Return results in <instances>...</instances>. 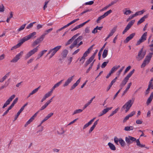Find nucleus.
Masks as SVG:
<instances>
[{"label": "nucleus", "mask_w": 153, "mask_h": 153, "mask_svg": "<svg viewBox=\"0 0 153 153\" xmlns=\"http://www.w3.org/2000/svg\"><path fill=\"white\" fill-rule=\"evenodd\" d=\"M10 79L9 78L7 80V82H5V83L4 85H2L0 87V90H1L4 89V88H5L7 87L8 85L9 84V81H10Z\"/></svg>", "instance_id": "obj_24"}, {"label": "nucleus", "mask_w": 153, "mask_h": 153, "mask_svg": "<svg viewBox=\"0 0 153 153\" xmlns=\"http://www.w3.org/2000/svg\"><path fill=\"white\" fill-rule=\"evenodd\" d=\"M94 46V44L91 45V47H90L88 49L87 51H86L84 54H85L87 56H88V54L89 53H90V51H91L93 48V46Z\"/></svg>", "instance_id": "obj_28"}, {"label": "nucleus", "mask_w": 153, "mask_h": 153, "mask_svg": "<svg viewBox=\"0 0 153 153\" xmlns=\"http://www.w3.org/2000/svg\"><path fill=\"white\" fill-rule=\"evenodd\" d=\"M91 124L88 122V123L86 124L83 126V129H85L87 127H88Z\"/></svg>", "instance_id": "obj_57"}, {"label": "nucleus", "mask_w": 153, "mask_h": 153, "mask_svg": "<svg viewBox=\"0 0 153 153\" xmlns=\"http://www.w3.org/2000/svg\"><path fill=\"white\" fill-rule=\"evenodd\" d=\"M39 88V87H38L37 88L34 89L33 90L31 93L30 94H33L35 93H36L38 90Z\"/></svg>", "instance_id": "obj_47"}, {"label": "nucleus", "mask_w": 153, "mask_h": 153, "mask_svg": "<svg viewBox=\"0 0 153 153\" xmlns=\"http://www.w3.org/2000/svg\"><path fill=\"white\" fill-rule=\"evenodd\" d=\"M94 2L93 1H91L89 2H86L85 3V5H91L92 4L94 3Z\"/></svg>", "instance_id": "obj_59"}, {"label": "nucleus", "mask_w": 153, "mask_h": 153, "mask_svg": "<svg viewBox=\"0 0 153 153\" xmlns=\"http://www.w3.org/2000/svg\"><path fill=\"white\" fill-rule=\"evenodd\" d=\"M81 78H79L76 82V83H74L71 87L70 89V90H72L74 89L78 85L79 83Z\"/></svg>", "instance_id": "obj_17"}, {"label": "nucleus", "mask_w": 153, "mask_h": 153, "mask_svg": "<svg viewBox=\"0 0 153 153\" xmlns=\"http://www.w3.org/2000/svg\"><path fill=\"white\" fill-rule=\"evenodd\" d=\"M153 54V53H149L146 57L142 64L141 65V68H143L148 64L151 60V58Z\"/></svg>", "instance_id": "obj_2"}, {"label": "nucleus", "mask_w": 153, "mask_h": 153, "mask_svg": "<svg viewBox=\"0 0 153 153\" xmlns=\"http://www.w3.org/2000/svg\"><path fill=\"white\" fill-rule=\"evenodd\" d=\"M108 145L111 150H116V147L113 144L109 142L108 143Z\"/></svg>", "instance_id": "obj_29"}, {"label": "nucleus", "mask_w": 153, "mask_h": 153, "mask_svg": "<svg viewBox=\"0 0 153 153\" xmlns=\"http://www.w3.org/2000/svg\"><path fill=\"white\" fill-rule=\"evenodd\" d=\"M135 141H136V145L137 146H138L139 147H140L141 148H143V147H145V145L141 144H140V141L139 139L136 140Z\"/></svg>", "instance_id": "obj_30"}, {"label": "nucleus", "mask_w": 153, "mask_h": 153, "mask_svg": "<svg viewBox=\"0 0 153 153\" xmlns=\"http://www.w3.org/2000/svg\"><path fill=\"white\" fill-rule=\"evenodd\" d=\"M53 113H51L50 114H48L47 116L46 117L47 119H48L49 118H50L51 116H52L53 114Z\"/></svg>", "instance_id": "obj_64"}, {"label": "nucleus", "mask_w": 153, "mask_h": 153, "mask_svg": "<svg viewBox=\"0 0 153 153\" xmlns=\"http://www.w3.org/2000/svg\"><path fill=\"white\" fill-rule=\"evenodd\" d=\"M10 74V72H9L7 74L3 77L0 79V82H3L9 76Z\"/></svg>", "instance_id": "obj_23"}, {"label": "nucleus", "mask_w": 153, "mask_h": 153, "mask_svg": "<svg viewBox=\"0 0 153 153\" xmlns=\"http://www.w3.org/2000/svg\"><path fill=\"white\" fill-rule=\"evenodd\" d=\"M23 53V51H21L20 53H19L16 56L14 57L13 59L10 62H11L16 63L20 59V58L22 56Z\"/></svg>", "instance_id": "obj_10"}, {"label": "nucleus", "mask_w": 153, "mask_h": 153, "mask_svg": "<svg viewBox=\"0 0 153 153\" xmlns=\"http://www.w3.org/2000/svg\"><path fill=\"white\" fill-rule=\"evenodd\" d=\"M52 93H51V92L50 91L48 92L47 93H46L45 94V96L47 97L48 98L50 96H51Z\"/></svg>", "instance_id": "obj_53"}, {"label": "nucleus", "mask_w": 153, "mask_h": 153, "mask_svg": "<svg viewBox=\"0 0 153 153\" xmlns=\"http://www.w3.org/2000/svg\"><path fill=\"white\" fill-rule=\"evenodd\" d=\"M120 65H118L117 66H114L111 69L110 71L112 73L116 71L118 68L120 67Z\"/></svg>", "instance_id": "obj_35"}, {"label": "nucleus", "mask_w": 153, "mask_h": 153, "mask_svg": "<svg viewBox=\"0 0 153 153\" xmlns=\"http://www.w3.org/2000/svg\"><path fill=\"white\" fill-rule=\"evenodd\" d=\"M74 77V75L69 77L63 84V86L65 87L68 86L69 83L73 80Z\"/></svg>", "instance_id": "obj_14"}, {"label": "nucleus", "mask_w": 153, "mask_h": 153, "mask_svg": "<svg viewBox=\"0 0 153 153\" xmlns=\"http://www.w3.org/2000/svg\"><path fill=\"white\" fill-rule=\"evenodd\" d=\"M122 89L120 88L118 91L117 92V93L116 94L114 95L113 99H114L117 97V96L118 94L119 93V92H120L121 90Z\"/></svg>", "instance_id": "obj_61"}, {"label": "nucleus", "mask_w": 153, "mask_h": 153, "mask_svg": "<svg viewBox=\"0 0 153 153\" xmlns=\"http://www.w3.org/2000/svg\"><path fill=\"white\" fill-rule=\"evenodd\" d=\"M96 126H95V123H94L92 126L90 128L89 130V133H90L94 129Z\"/></svg>", "instance_id": "obj_46"}, {"label": "nucleus", "mask_w": 153, "mask_h": 153, "mask_svg": "<svg viewBox=\"0 0 153 153\" xmlns=\"http://www.w3.org/2000/svg\"><path fill=\"white\" fill-rule=\"evenodd\" d=\"M87 56L85 54H83V56L79 60V61L81 62V64H83L85 59V57Z\"/></svg>", "instance_id": "obj_31"}, {"label": "nucleus", "mask_w": 153, "mask_h": 153, "mask_svg": "<svg viewBox=\"0 0 153 153\" xmlns=\"http://www.w3.org/2000/svg\"><path fill=\"white\" fill-rule=\"evenodd\" d=\"M135 70L133 69L132 71H131L127 76L125 78L128 80L129 78L131 76L132 74L134 73Z\"/></svg>", "instance_id": "obj_27"}, {"label": "nucleus", "mask_w": 153, "mask_h": 153, "mask_svg": "<svg viewBox=\"0 0 153 153\" xmlns=\"http://www.w3.org/2000/svg\"><path fill=\"white\" fill-rule=\"evenodd\" d=\"M135 111H134L126 116L123 120V122L124 123L126 122V121L129 119V117H131L133 116L135 114Z\"/></svg>", "instance_id": "obj_15"}, {"label": "nucleus", "mask_w": 153, "mask_h": 153, "mask_svg": "<svg viewBox=\"0 0 153 153\" xmlns=\"http://www.w3.org/2000/svg\"><path fill=\"white\" fill-rule=\"evenodd\" d=\"M144 41H143L142 39L141 38H140V39H139L138 41H137V45H140L141 43L143 42Z\"/></svg>", "instance_id": "obj_56"}, {"label": "nucleus", "mask_w": 153, "mask_h": 153, "mask_svg": "<svg viewBox=\"0 0 153 153\" xmlns=\"http://www.w3.org/2000/svg\"><path fill=\"white\" fill-rule=\"evenodd\" d=\"M36 34V33L35 32L30 33L29 35L23 37L22 39V41L24 42L26 41H27L31 38H36V36L35 35Z\"/></svg>", "instance_id": "obj_6"}, {"label": "nucleus", "mask_w": 153, "mask_h": 153, "mask_svg": "<svg viewBox=\"0 0 153 153\" xmlns=\"http://www.w3.org/2000/svg\"><path fill=\"white\" fill-rule=\"evenodd\" d=\"M39 112V111H37L36 113L34 115H33L30 118V119L26 122V124L25 125V127H26L28 124H30L31 122H32V121L36 117L37 115V114Z\"/></svg>", "instance_id": "obj_13"}, {"label": "nucleus", "mask_w": 153, "mask_h": 153, "mask_svg": "<svg viewBox=\"0 0 153 153\" xmlns=\"http://www.w3.org/2000/svg\"><path fill=\"white\" fill-rule=\"evenodd\" d=\"M134 102V100H129L125 104L123 105L121 108V111H123L125 109V112H127L131 107Z\"/></svg>", "instance_id": "obj_1"}, {"label": "nucleus", "mask_w": 153, "mask_h": 153, "mask_svg": "<svg viewBox=\"0 0 153 153\" xmlns=\"http://www.w3.org/2000/svg\"><path fill=\"white\" fill-rule=\"evenodd\" d=\"M136 139L130 136H128L125 138V141L128 145L132 143L133 142L135 141Z\"/></svg>", "instance_id": "obj_8"}, {"label": "nucleus", "mask_w": 153, "mask_h": 153, "mask_svg": "<svg viewBox=\"0 0 153 153\" xmlns=\"http://www.w3.org/2000/svg\"><path fill=\"white\" fill-rule=\"evenodd\" d=\"M116 31V28H114L113 29H112L110 33L108 35V36L107 37V39H108L110 37L112 36L114 33V32Z\"/></svg>", "instance_id": "obj_33"}, {"label": "nucleus", "mask_w": 153, "mask_h": 153, "mask_svg": "<svg viewBox=\"0 0 153 153\" xmlns=\"http://www.w3.org/2000/svg\"><path fill=\"white\" fill-rule=\"evenodd\" d=\"M82 38L83 37L82 36H80L76 39L73 42L76 45L82 39Z\"/></svg>", "instance_id": "obj_26"}, {"label": "nucleus", "mask_w": 153, "mask_h": 153, "mask_svg": "<svg viewBox=\"0 0 153 153\" xmlns=\"http://www.w3.org/2000/svg\"><path fill=\"white\" fill-rule=\"evenodd\" d=\"M119 109V108H117L115 110L113 111L112 113L108 117H111L113 116L114 114L117 113V112L118 111V110Z\"/></svg>", "instance_id": "obj_41"}, {"label": "nucleus", "mask_w": 153, "mask_h": 153, "mask_svg": "<svg viewBox=\"0 0 153 153\" xmlns=\"http://www.w3.org/2000/svg\"><path fill=\"white\" fill-rule=\"evenodd\" d=\"M135 33H132L129 36L127 37L124 40V42L125 43L128 42L130 40L132 39L133 37L135 36Z\"/></svg>", "instance_id": "obj_16"}, {"label": "nucleus", "mask_w": 153, "mask_h": 153, "mask_svg": "<svg viewBox=\"0 0 153 153\" xmlns=\"http://www.w3.org/2000/svg\"><path fill=\"white\" fill-rule=\"evenodd\" d=\"M148 15L147 14L144 16L143 17L141 18L137 22V25H139L143 22L145 21V19L148 18Z\"/></svg>", "instance_id": "obj_18"}, {"label": "nucleus", "mask_w": 153, "mask_h": 153, "mask_svg": "<svg viewBox=\"0 0 153 153\" xmlns=\"http://www.w3.org/2000/svg\"><path fill=\"white\" fill-rule=\"evenodd\" d=\"M85 31L86 33H89L90 31L89 27H86L85 29Z\"/></svg>", "instance_id": "obj_62"}, {"label": "nucleus", "mask_w": 153, "mask_h": 153, "mask_svg": "<svg viewBox=\"0 0 153 153\" xmlns=\"http://www.w3.org/2000/svg\"><path fill=\"white\" fill-rule=\"evenodd\" d=\"M128 80L124 78V79L122 81L120 85V87L121 89H122L123 88L125 85L126 83L127 82Z\"/></svg>", "instance_id": "obj_25"}, {"label": "nucleus", "mask_w": 153, "mask_h": 153, "mask_svg": "<svg viewBox=\"0 0 153 153\" xmlns=\"http://www.w3.org/2000/svg\"><path fill=\"white\" fill-rule=\"evenodd\" d=\"M4 7L3 4H1V5H0V12H3L4 11Z\"/></svg>", "instance_id": "obj_49"}, {"label": "nucleus", "mask_w": 153, "mask_h": 153, "mask_svg": "<svg viewBox=\"0 0 153 153\" xmlns=\"http://www.w3.org/2000/svg\"><path fill=\"white\" fill-rule=\"evenodd\" d=\"M63 80H62L58 83L56 84L54 86L56 88L58 87L62 83Z\"/></svg>", "instance_id": "obj_48"}, {"label": "nucleus", "mask_w": 153, "mask_h": 153, "mask_svg": "<svg viewBox=\"0 0 153 153\" xmlns=\"http://www.w3.org/2000/svg\"><path fill=\"white\" fill-rule=\"evenodd\" d=\"M48 105V104L46 102L41 107L39 111H42Z\"/></svg>", "instance_id": "obj_42"}, {"label": "nucleus", "mask_w": 153, "mask_h": 153, "mask_svg": "<svg viewBox=\"0 0 153 153\" xmlns=\"http://www.w3.org/2000/svg\"><path fill=\"white\" fill-rule=\"evenodd\" d=\"M109 62V61L107 60V62H104L102 64L101 67L102 68H104L107 65V64Z\"/></svg>", "instance_id": "obj_44"}, {"label": "nucleus", "mask_w": 153, "mask_h": 153, "mask_svg": "<svg viewBox=\"0 0 153 153\" xmlns=\"http://www.w3.org/2000/svg\"><path fill=\"white\" fill-rule=\"evenodd\" d=\"M32 23H30L26 27V28L27 29H30L33 26Z\"/></svg>", "instance_id": "obj_60"}, {"label": "nucleus", "mask_w": 153, "mask_h": 153, "mask_svg": "<svg viewBox=\"0 0 153 153\" xmlns=\"http://www.w3.org/2000/svg\"><path fill=\"white\" fill-rule=\"evenodd\" d=\"M114 141L115 143L117 145H118V142H119L121 146L124 147L126 146V143L121 138H118L117 137L114 138Z\"/></svg>", "instance_id": "obj_5"}, {"label": "nucleus", "mask_w": 153, "mask_h": 153, "mask_svg": "<svg viewBox=\"0 0 153 153\" xmlns=\"http://www.w3.org/2000/svg\"><path fill=\"white\" fill-rule=\"evenodd\" d=\"M49 2V1H46L45 3V4L43 7V9L44 10H45V9L47 7V4Z\"/></svg>", "instance_id": "obj_58"}, {"label": "nucleus", "mask_w": 153, "mask_h": 153, "mask_svg": "<svg viewBox=\"0 0 153 153\" xmlns=\"http://www.w3.org/2000/svg\"><path fill=\"white\" fill-rule=\"evenodd\" d=\"M153 98V92H152L150 97L148 98L146 102V104L147 105H149L152 101Z\"/></svg>", "instance_id": "obj_20"}, {"label": "nucleus", "mask_w": 153, "mask_h": 153, "mask_svg": "<svg viewBox=\"0 0 153 153\" xmlns=\"http://www.w3.org/2000/svg\"><path fill=\"white\" fill-rule=\"evenodd\" d=\"M15 97L16 95L15 94H13L4 103V105L2 106V108H4L5 107H7V105H9L10 103V102Z\"/></svg>", "instance_id": "obj_12"}, {"label": "nucleus", "mask_w": 153, "mask_h": 153, "mask_svg": "<svg viewBox=\"0 0 153 153\" xmlns=\"http://www.w3.org/2000/svg\"><path fill=\"white\" fill-rule=\"evenodd\" d=\"M22 41V39L20 40V42L19 43H18L15 46H14L13 47L11 48V50H13L16 49V48H19L20 47L21 45L23 43Z\"/></svg>", "instance_id": "obj_21"}, {"label": "nucleus", "mask_w": 153, "mask_h": 153, "mask_svg": "<svg viewBox=\"0 0 153 153\" xmlns=\"http://www.w3.org/2000/svg\"><path fill=\"white\" fill-rule=\"evenodd\" d=\"M135 22L134 20H131L130 22H129L128 24L127 25L126 28L127 29V30H128L131 27V26L133 25L134 22Z\"/></svg>", "instance_id": "obj_22"}, {"label": "nucleus", "mask_w": 153, "mask_h": 153, "mask_svg": "<svg viewBox=\"0 0 153 153\" xmlns=\"http://www.w3.org/2000/svg\"><path fill=\"white\" fill-rule=\"evenodd\" d=\"M26 25V24H24L21 26L20 27L18 30V32H20L23 30L25 28Z\"/></svg>", "instance_id": "obj_45"}, {"label": "nucleus", "mask_w": 153, "mask_h": 153, "mask_svg": "<svg viewBox=\"0 0 153 153\" xmlns=\"http://www.w3.org/2000/svg\"><path fill=\"white\" fill-rule=\"evenodd\" d=\"M23 110L21 108L20 109V110L17 113L16 115L15 116V117L14 118V121L16 120L17 118H18V116L23 111Z\"/></svg>", "instance_id": "obj_38"}, {"label": "nucleus", "mask_w": 153, "mask_h": 153, "mask_svg": "<svg viewBox=\"0 0 153 153\" xmlns=\"http://www.w3.org/2000/svg\"><path fill=\"white\" fill-rule=\"evenodd\" d=\"M112 11L111 10H110L108 11L105 13L104 14L99 16L97 20V23L100 22V21L102 19L104 18L105 17L108 16L109 14L112 13Z\"/></svg>", "instance_id": "obj_9"}, {"label": "nucleus", "mask_w": 153, "mask_h": 153, "mask_svg": "<svg viewBox=\"0 0 153 153\" xmlns=\"http://www.w3.org/2000/svg\"><path fill=\"white\" fill-rule=\"evenodd\" d=\"M147 35V33L145 32L144 33L141 37V38L143 41H145L146 40V36Z\"/></svg>", "instance_id": "obj_40"}, {"label": "nucleus", "mask_w": 153, "mask_h": 153, "mask_svg": "<svg viewBox=\"0 0 153 153\" xmlns=\"http://www.w3.org/2000/svg\"><path fill=\"white\" fill-rule=\"evenodd\" d=\"M68 51L66 50H64L62 52V56L63 58H65L68 53Z\"/></svg>", "instance_id": "obj_36"}, {"label": "nucleus", "mask_w": 153, "mask_h": 153, "mask_svg": "<svg viewBox=\"0 0 153 153\" xmlns=\"http://www.w3.org/2000/svg\"><path fill=\"white\" fill-rule=\"evenodd\" d=\"M83 27V26L82 25V24L79 25H77L75 27H74V28H73L71 30V31H73L75 30H76L77 29H79L82 27Z\"/></svg>", "instance_id": "obj_37"}, {"label": "nucleus", "mask_w": 153, "mask_h": 153, "mask_svg": "<svg viewBox=\"0 0 153 153\" xmlns=\"http://www.w3.org/2000/svg\"><path fill=\"white\" fill-rule=\"evenodd\" d=\"M108 50L106 49H104L103 51L102 54V57L103 58H105L108 55Z\"/></svg>", "instance_id": "obj_34"}, {"label": "nucleus", "mask_w": 153, "mask_h": 153, "mask_svg": "<svg viewBox=\"0 0 153 153\" xmlns=\"http://www.w3.org/2000/svg\"><path fill=\"white\" fill-rule=\"evenodd\" d=\"M62 47L61 45H59L56 46L55 48L51 49L48 51L47 54V56L49 54H51L49 59H51L53 57V56L56 54L57 51H58Z\"/></svg>", "instance_id": "obj_3"}, {"label": "nucleus", "mask_w": 153, "mask_h": 153, "mask_svg": "<svg viewBox=\"0 0 153 153\" xmlns=\"http://www.w3.org/2000/svg\"><path fill=\"white\" fill-rule=\"evenodd\" d=\"M47 50H45L42 51L40 53H39L38 55V57L37 58V59H39L41 56H42L43 55V54L47 52Z\"/></svg>", "instance_id": "obj_32"}, {"label": "nucleus", "mask_w": 153, "mask_h": 153, "mask_svg": "<svg viewBox=\"0 0 153 153\" xmlns=\"http://www.w3.org/2000/svg\"><path fill=\"white\" fill-rule=\"evenodd\" d=\"M44 39L42 36H40L32 43L31 45L33 47H35L36 45L40 43Z\"/></svg>", "instance_id": "obj_11"}, {"label": "nucleus", "mask_w": 153, "mask_h": 153, "mask_svg": "<svg viewBox=\"0 0 153 153\" xmlns=\"http://www.w3.org/2000/svg\"><path fill=\"white\" fill-rule=\"evenodd\" d=\"M151 87V86L148 85V87L145 92V94L146 95H147L149 93Z\"/></svg>", "instance_id": "obj_54"}, {"label": "nucleus", "mask_w": 153, "mask_h": 153, "mask_svg": "<svg viewBox=\"0 0 153 153\" xmlns=\"http://www.w3.org/2000/svg\"><path fill=\"white\" fill-rule=\"evenodd\" d=\"M92 10L91 9H88V10H85V11L83 12L82 13H81L79 15V16H81L82 15V14H84V13H85L88 12H90Z\"/></svg>", "instance_id": "obj_51"}, {"label": "nucleus", "mask_w": 153, "mask_h": 153, "mask_svg": "<svg viewBox=\"0 0 153 153\" xmlns=\"http://www.w3.org/2000/svg\"><path fill=\"white\" fill-rule=\"evenodd\" d=\"M124 67V66L122 67V68L120 69L117 72V74H118V76H119L120 75Z\"/></svg>", "instance_id": "obj_52"}, {"label": "nucleus", "mask_w": 153, "mask_h": 153, "mask_svg": "<svg viewBox=\"0 0 153 153\" xmlns=\"http://www.w3.org/2000/svg\"><path fill=\"white\" fill-rule=\"evenodd\" d=\"M83 111V109H78L74 111V112L73 114V115H74V114H76L80 113L82 112Z\"/></svg>", "instance_id": "obj_39"}, {"label": "nucleus", "mask_w": 153, "mask_h": 153, "mask_svg": "<svg viewBox=\"0 0 153 153\" xmlns=\"http://www.w3.org/2000/svg\"><path fill=\"white\" fill-rule=\"evenodd\" d=\"M53 30L52 28H50L48 30H46L44 32V33L41 36H42V37L44 39L45 37V36L46 35L48 34L49 33L51 32Z\"/></svg>", "instance_id": "obj_19"}, {"label": "nucleus", "mask_w": 153, "mask_h": 153, "mask_svg": "<svg viewBox=\"0 0 153 153\" xmlns=\"http://www.w3.org/2000/svg\"><path fill=\"white\" fill-rule=\"evenodd\" d=\"M39 46H37L36 48H33L32 50L29 51L25 55V58L26 59H27L35 53L38 50Z\"/></svg>", "instance_id": "obj_7"}, {"label": "nucleus", "mask_w": 153, "mask_h": 153, "mask_svg": "<svg viewBox=\"0 0 153 153\" xmlns=\"http://www.w3.org/2000/svg\"><path fill=\"white\" fill-rule=\"evenodd\" d=\"M146 51H143V48L141 49L138 53V55L136 57V58L138 61L142 60L144 57Z\"/></svg>", "instance_id": "obj_4"}, {"label": "nucleus", "mask_w": 153, "mask_h": 153, "mask_svg": "<svg viewBox=\"0 0 153 153\" xmlns=\"http://www.w3.org/2000/svg\"><path fill=\"white\" fill-rule=\"evenodd\" d=\"M132 12L130 10H127L124 13V14L125 15H128L131 13Z\"/></svg>", "instance_id": "obj_55"}, {"label": "nucleus", "mask_w": 153, "mask_h": 153, "mask_svg": "<svg viewBox=\"0 0 153 153\" xmlns=\"http://www.w3.org/2000/svg\"><path fill=\"white\" fill-rule=\"evenodd\" d=\"M18 100V97H17L16 98H15L14 99V100L13 101L11 104L13 105L14 106V105L17 102Z\"/></svg>", "instance_id": "obj_50"}, {"label": "nucleus", "mask_w": 153, "mask_h": 153, "mask_svg": "<svg viewBox=\"0 0 153 153\" xmlns=\"http://www.w3.org/2000/svg\"><path fill=\"white\" fill-rule=\"evenodd\" d=\"M74 40V39L72 37L71 39H69L65 44L66 45H68L71 43Z\"/></svg>", "instance_id": "obj_43"}, {"label": "nucleus", "mask_w": 153, "mask_h": 153, "mask_svg": "<svg viewBox=\"0 0 153 153\" xmlns=\"http://www.w3.org/2000/svg\"><path fill=\"white\" fill-rule=\"evenodd\" d=\"M134 17L133 15L130 16H129V18L127 19L126 20L127 22H128L129 20L132 19Z\"/></svg>", "instance_id": "obj_63"}]
</instances>
